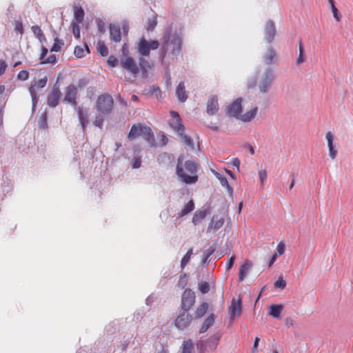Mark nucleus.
<instances>
[{
	"label": "nucleus",
	"instance_id": "obj_1",
	"mask_svg": "<svg viewBox=\"0 0 353 353\" xmlns=\"http://www.w3.org/2000/svg\"><path fill=\"white\" fill-rule=\"evenodd\" d=\"M182 38L177 32L172 33V29L168 28L165 31L162 37V46L161 48L159 58L161 62H163L168 51L176 56L181 50Z\"/></svg>",
	"mask_w": 353,
	"mask_h": 353
},
{
	"label": "nucleus",
	"instance_id": "obj_2",
	"mask_svg": "<svg viewBox=\"0 0 353 353\" xmlns=\"http://www.w3.org/2000/svg\"><path fill=\"white\" fill-rule=\"evenodd\" d=\"M183 157L181 155L177 159L176 174L179 178L186 184H193L197 182L198 176L196 163L192 160L183 163Z\"/></svg>",
	"mask_w": 353,
	"mask_h": 353
},
{
	"label": "nucleus",
	"instance_id": "obj_3",
	"mask_svg": "<svg viewBox=\"0 0 353 353\" xmlns=\"http://www.w3.org/2000/svg\"><path fill=\"white\" fill-rule=\"evenodd\" d=\"M140 136H142L143 139L150 144V145L152 146L154 145V135L150 127L140 123L133 124L128 134V139L130 141H132Z\"/></svg>",
	"mask_w": 353,
	"mask_h": 353
},
{
	"label": "nucleus",
	"instance_id": "obj_4",
	"mask_svg": "<svg viewBox=\"0 0 353 353\" xmlns=\"http://www.w3.org/2000/svg\"><path fill=\"white\" fill-rule=\"evenodd\" d=\"M114 100L108 93L99 95L96 103L97 110L102 115H108L112 111Z\"/></svg>",
	"mask_w": 353,
	"mask_h": 353
},
{
	"label": "nucleus",
	"instance_id": "obj_5",
	"mask_svg": "<svg viewBox=\"0 0 353 353\" xmlns=\"http://www.w3.org/2000/svg\"><path fill=\"white\" fill-rule=\"evenodd\" d=\"M275 79V74L272 69L267 68L261 76L258 84L259 92L267 94Z\"/></svg>",
	"mask_w": 353,
	"mask_h": 353
},
{
	"label": "nucleus",
	"instance_id": "obj_6",
	"mask_svg": "<svg viewBox=\"0 0 353 353\" xmlns=\"http://www.w3.org/2000/svg\"><path fill=\"white\" fill-rule=\"evenodd\" d=\"M193 319L194 317L190 314V311L179 309L174 324L178 330H183L190 327Z\"/></svg>",
	"mask_w": 353,
	"mask_h": 353
},
{
	"label": "nucleus",
	"instance_id": "obj_7",
	"mask_svg": "<svg viewBox=\"0 0 353 353\" xmlns=\"http://www.w3.org/2000/svg\"><path fill=\"white\" fill-rule=\"evenodd\" d=\"M159 43L157 40L148 41L144 37H142L137 46V52L143 57H148L151 50H156L159 48Z\"/></svg>",
	"mask_w": 353,
	"mask_h": 353
},
{
	"label": "nucleus",
	"instance_id": "obj_8",
	"mask_svg": "<svg viewBox=\"0 0 353 353\" xmlns=\"http://www.w3.org/2000/svg\"><path fill=\"white\" fill-rule=\"evenodd\" d=\"M196 296L194 292L191 289L187 288L181 295V310H187L190 311L195 303Z\"/></svg>",
	"mask_w": 353,
	"mask_h": 353
},
{
	"label": "nucleus",
	"instance_id": "obj_9",
	"mask_svg": "<svg viewBox=\"0 0 353 353\" xmlns=\"http://www.w3.org/2000/svg\"><path fill=\"white\" fill-rule=\"evenodd\" d=\"M48 79L46 77L39 79L38 81L34 80L31 82L30 87L29 88V92L32 98V111H34L36 106L39 101V96L37 94L35 87L37 86L39 88H44L47 84Z\"/></svg>",
	"mask_w": 353,
	"mask_h": 353
},
{
	"label": "nucleus",
	"instance_id": "obj_10",
	"mask_svg": "<svg viewBox=\"0 0 353 353\" xmlns=\"http://www.w3.org/2000/svg\"><path fill=\"white\" fill-rule=\"evenodd\" d=\"M171 115L172 118L169 121L170 128L178 134H182L185 132V126L181 123V119L177 112L172 111Z\"/></svg>",
	"mask_w": 353,
	"mask_h": 353
},
{
	"label": "nucleus",
	"instance_id": "obj_11",
	"mask_svg": "<svg viewBox=\"0 0 353 353\" xmlns=\"http://www.w3.org/2000/svg\"><path fill=\"white\" fill-rule=\"evenodd\" d=\"M61 96L59 85L57 82L53 85L50 92L49 93L47 99V103L50 107L55 108L59 105V100Z\"/></svg>",
	"mask_w": 353,
	"mask_h": 353
},
{
	"label": "nucleus",
	"instance_id": "obj_12",
	"mask_svg": "<svg viewBox=\"0 0 353 353\" xmlns=\"http://www.w3.org/2000/svg\"><path fill=\"white\" fill-rule=\"evenodd\" d=\"M77 88L74 85H69L66 88L63 101L70 103L73 108H76L77 106Z\"/></svg>",
	"mask_w": 353,
	"mask_h": 353
},
{
	"label": "nucleus",
	"instance_id": "obj_13",
	"mask_svg": "<svg viewBox=\"0 0 353 353\" xmlns=\"http://www.w3.org/2000/svg\"><path fill=\"white\" fill-rule=\"evenodd\" d=\"M242 99L241 98L236 99L230 105L227 107L226 114L230 117L239 118L242 112Z\"/></svg>",
	"mask_w": 353,
	"mask_h": 353
},
{
	"label": "nucleus",
	"instance_id": "obj_14",
	"mask_svg": "<svg viewBox=\"0 0 353 353\" xmlns=\"http://www.w3.org/2000/svg\"><path fill=\"white\" fill-rule=\"evenodd\" d=\"M221 338V334L216 332L213 335L210 336L205 341H202V346L205 350H214L219 344V340Z\"/></svg>",
	"mask_w": 353,
	"mask_h": 353
},
{
	"label": "nucleus",
	"instance_id": "obj_15",
	"mask_svg": "<svg viewBox=\"0 0 353 353\" xmlns=\"http://www.w3.org/2000/svg\"><path fill=\"white\" fill-rule=\"evenodd\" d=\"M120 65L131 74H137L139 72L138 65L135 63L134 59L130 57H128L125 59L121 60Z\"/></svg>",
	"mask_w": 353,
	"mask_h": 353
},
{
	"label": "nucleus",
	"instance_id": "obj_16",
	"mask_svg": "<svg viewBox=\"0 0 353 353\" xmlns=\"http://www.w3.org/2000/svg\"><path fill=\"white\" fill-rule=\"evenodd\" d=\"M276 30L274 23L272 20L266 22L264 28L265 39L267 43H271L275 37Z\"/></svg>",
	"mask_w": 353,
	"mask_h": 353
},
{
	"label": "nucleus",
	"instance_id": "obj_17",
	"mask_svg": "<svg viewBox=\"0 0 353 353\" xmlns=\"http://www.w3.org/2000/svg\"><path fill=\"white\" fill-rule=\"evenodd\" d=\"M242 305L241 299L239 297L237 300L233 299L231 305L229 307L230 319L231 321L234 320L236 316H240L241 314Z\"/></svg>",
	"mask_w": 353,
	"mask_h": 353
},
{
	"label": "nucleus",
	"instance_id": "obj_18",
	"mask_svg": "<svg viewBox=\"0 0 353 353\" xmlns=\"http://www.w3.org/2000/svg\"><path fill=\"white\" fill-rule=\"evenodd\" d=\"M74 109L77 112L79 123L83 130L84 131V130L85 129L89 123L88 111L86 108H84L83 106L77 105L76 108H74Z\"/></svg>",
	"mask_w": 353,
	"mask_h": 353
},
{
	"label": "nucleus",
	"instance_id": "obj_19",
	"mask_svg": "<svg viewBox=\"0 0 353 353\" xmlns=\"http://www.w3.org/2000/svg\"><path fill=\"white\" fill-rule=\"evenodd\" d=\"M110 38L112 42L119 43L121 41V27L119 24L110 23L109 25Z\"/></svg>",
	"mask_w": 353,
	"mask_h": 353
},
{
	"label": "nucleus",
	"instance_id": "obj_20",
	"mask_svg": "<svg viewBox=\"0 0 353 353\" xmlns=\"http://www.w3.org/2000/svg\"><path fill=\"white\" fill-rule=\"evenodd\" d=\"M218 99L216 96H211L209 97L207 103V113L212 116L215 114L219 110Z\"/></svg>",
	"mask_w": 353,
	"mask_h": 353
},
{
	"label": "nucleus",
	"instance_id": "obj_21",
	"mask_svg": "<svg viewBox=\"0 0 353 353\" xmlns=\"http://www.w3.org/2000/svg\"><path fill=\"white\" fill-rule=\"evenodd\" d=\"M263 61L268 65L276 63V52L272 46L268 47L267 52L263 56Z\"/></svg>",
	"mask_w": 353,
	"mask_h": 353
},
{
	"label": "nucleus",
	"instance_id": "obj_22",
	"mask_svg": "<svg viewBox=\"0 0 353 353\" xmlns=\"http://www.w3.org/2000/svg\"><path fill=\"white\" fill-rule=\"evenodd\" d=\"M326 139L327 141V146L329 150V156L331 159H334L337 154V150L334 148L333 141H334V136L331 132H327L326 133Z\"/></svg>",
	"mask_w": 353,
	"mask_h": 353
},
{
	"label": "nucleus",
	"instance_id": "obj_23",
	"mask_svg": "<svg viewBox=\"0 0 353 353\" xmlns=\"http://www.w3.org/2000/svg\"><path fill=\"white\" fill-rule=\"evenodd\" d=\"M176 95L177 99L180 102L183 103L187 100L188 95L185 90V84H184L183 81H181L179 83L178 86L176 87Z\"/></svg>",
	"mask_w": 353,
	"mask_h": 353
},
{
	"label": "nucleus",
	"instance_id": "obj_24",
	"mask_svg": "<svg viewBox=\"0 0 353 353\" xmlns=\"http://www.w3.org/2000/svg\"><path fill=\"white\" fill-rule=\"evenodd\" d=\"M209 308V305L206 302L201 303L195 310L194 313V319H199L202 318L207 312Z\"/></svg>",
	"mask_w": 353,
	"mask_h": 353
},
{
	"label": "nucleus",
	"instance_id": "obj_25",
	"mask_svg": "<svg viewBox=\"0 0 353 353\" xmlns=\"http://www.w3.org/2000/svg\"><path fill=\"white\" fill-rule=\"evenodd\" d=\"M252 268V264L248 261H245L240 267L239 273V280L243 281Z\"/></svg>",
	"mask_w": 353,
	"mask_h": 353
},
{
	"label": "nucleus",
	"instance_id": "obj_26",
	"mask_svg": "<svg viewBox=\"0 0 353 353\" xmlns=\"http://www.w3.org/2000/svg\"><path fill=\"white\" fill-rule=\"evenodd\" d=\"M215 316L214 314H210L203 321L199 333H204L214 324Z\"/></svg>",
	"mask_w": 353,
	"mask_h": 353
},
{
	"label": "nucleus",
	"instance_id": "obj_27",
	"mask_svg": "<svg viewBox=\"0 0 353 353\" xmlns=\"http://www.w3.org/2000/svg\"><path fill=\"white\" fill-rule=\"evenodd\" d=\"M257 112V107H254L248 112H245V114H241L239 119L245 123L250 122L252 119H254L256 117Z\"/></svg>",
	"mask_w": 353,
	"mask_h": 353
},
{
	"label": "nucleus",
	"instance_id": "obj_28",
	"mask_svg": "<svg viewBox=\"0 0 353 353\" xmlns=\"http://www.w3.org/2000/svg\"><path fill=\"white\" fill-rule=\"evenodd\" d=\"M283 310V307L282 305H272L270 307L269 315L276 319H279Z\"/></svg>",
	"mask_w": 353,
	"mask_h": 353
},
{
	"label": "nucleus",
	"instance_id": "obj_29",
	"mask_svg": "<svg viewBox=\"0 0 353 353\" xmlns=\"http://www.w3.org/2000/svg\"><path fill=\"white\" fill-rule=\"evenodd\" d=\"M215 176L216 177L219 179L221 185L223 187H225L229 194L230 196H232V194H233V189L229 185L228 183V179H226L225 176H224L223 175L221 174L219 172H216L215 173Z\"/></svg>",
	"mask_w": 353,
	"mask_h": 353
},
{
	"label": "nucleus",
	"instance_id": "obj_30",
	"mask_svg": "<svg viewBox=\"0 0 353 353\" xmlns=\"http://www.w3.org/2000/svg\"><path fill=\"white\" fill-rule=\"evenodd\" d=\"M138 67L139 68V71L141 70L143 75H146L150 65L149 62L143 57V56H142L139 59Z\"/></svg>",
	"mask_w": 353,
	"mask_h": 353
},
{
	"label": "nucleus",
	"instance_id": "obj_31",
	"mask_svg": "<svg viewBox=\"0 0 353 353\" xmlns=\"http://www.w3.org/2000/svg\"><path fill=\"white\" fill-rule=\"evenodd\" d=\"M74 19L76 21V23H81L83 21L85 12L83 9L81 7L74 6Z\"/></svg>",
	"mask_w": 353,
	"mask_h": 353
},
{
	"label": "nucleus",
	"instance_id": "obj_32",
	"mask_svg": "<svg viewBox=\"0 0 353 353\" xmlns=\"http://www.w3.org/2000/svg\"><path fill=\"white\" fill-rule=\"evenodd\" d=\"M207 215L206 210L196 211L192 217V223L194 225L199 224Z\"/></svg>",
	"mask_w": 353,
	"mask_h": 353
},
{
	"label": "nucleus",
	"instance_id": "obj_33",
	"mask_svg": "<svg viewBox=\"0 0 353 353\" xmlns=\"http://www.w3.org/2000/svg\"><path fill=\"white\" fill-rule=\"evenodd\" d=\"M223 223L224 220L223 219L215 220L214 217H213L208 225V232H210L212 228H213L214 230H218L223 226Z\"/></svg>",
	"mask_w": 353,
	"mask_h": 353
},
{
	"label": "nucleus",
	"instance_id": "obj_34",
	"mask_svg": "<svg viewBox=\"0 0 353 353\" xmlns=\"http://www.w3.org/2000/svg\"><path fill=\"white\" fill-rule=\"evenodd\" d=\"M194 209V203L192 200H190L185 205V207L179 212L180 216H183Z\"/></svg>",
	"mask_w": 353,
	"mask_h": 353
},
{
	"label": "nucleus",
	"instance_id": "obj_35",
	"mask_svg": "<svg viewBox=\"0 0 353 353\" xmlns=\"http://www.w3.org/2000/svg\"><path fill=\"white\" fill-rule=\"evenodd\" d=\"M32 32H34V34L37 37V39L41 42L46 41V38L39 26H32Z\"/></svg>",
	"mask_w": 353,
	"mask_h": 353
},
{
	"label": "nucleus",
	"instance_id": "obj_36",
	"mask_svg": "<svg viewBox=\"0 0 353 353\" xmlns=\"http://www.w3.org/2000/svg\"><path fill=\"white\" fill-rule=\"evenodd\" d=\"M216 248L214 245L210 246L203 255L202 262L205 264L208 262V259L214 253Z\"/></svg>",
	"mask_w": 353,
	"mask_h": 353
},
{
	"label": "nucleus",
	"instance_id": "obj_37",
	"mask_svg": "<svg viewBox=\"0 0 353 353\" xmlns=\"http://www.w3.org/2000/svg\"><path fill=\"white\" fill-rule=\"evenodd\" d=\"M97 50L102 57H107L108 54V48L103 41L98 42Z\"/></svg>",
	"mask_w": 353,
	"mask_h": 353
},
{
	"label": "nucleus",
	"instance_id": "obj_38",
	"mask_svg": "<svg viewBox=\"0 0 353 353\" xmlns=\"http://www.w3.org/2000/svg\"><path fill=\"white\" fill-rule=\"evenodd\" d=\"M63 45V41L62 40L59 39L57 37H56L54 39V44L50 49V51L58 52L61 50V46Z\"/></svg>",
	"mask_w": 353,
	"mask_h": 353
},
{
	"label": "nucleus",
	"instance_id": "obj_39",
	"mask_svg": "<svg viewBox=\"0 0 353 353\" xmlns=\"http://www.w3.org/2000/svg\"><path fill=\"white\" fill-rule=\"evenodd\" d=\"M192 254V249L191 248L186 252V254L184 255V256L181 259V267L182 268H184L186 266V265L189 263Z\"/></svg>",
	"mask_w": 353,
	"mask_h": 353
},
{
	"label": "nucleus",
	"instance_id": "obj_40",
	"mask_svg": "<svg viewBox=\"0 0 353 353\" xmlns=\"http://www.w3.org/2000/svg\"><path fill=\"white\" fill-rule=\"evenodd\" d=\"M210 289V285L208 282L204 281L199 283V290L202 294H207Z\"/></svg>",
	"mask_w": 353,
	"mask_h": 353
},
{
	"label": "nucleus",
	"instance_id": "obj_41",
	"mask_svg": "<svg viewBox=\"0 0 353 353\" xmlns=\"http://www.w3.org/2000/svg\"><path fill=\"white\" fill-rule=\"evenodd\" d=\"M157 24V17H154L152 19H148L146 28L148 31H152L154 29Z\"/></svg>",
	"mask_w": 353,
	"mask_h": 353
},
{
	"label": "nucleus",
	"instance_id": "obj_42",
	"mask_svg": "<svg viewBox=\"0 0 353 353\" xmlns=\"http://www.w3.org/2000/svg\"><path fill=\"white\" fill-rule=\"evenodd\" d=\"M184 141L185 143L191 148H194L193 140L190 137L187 136L183 132L182 134H179Z\"/></svg>",
	"mask_w": 353,
	"mask_h": 353
},
{
	"label": "nucleus",
	"instance_id": "obj_43",
	"mask_svg": "<svg viewBox=\"0 0 353 353\" xmlns=\"http://www.w3.org/2000/svg\"><path fill=\"white\" fill-rule=\"evenodd\" d=\"M96 21L99 32L100 34H103L105 31V25L104 21L101 19H97Z\"/></svg>",
	"mask_w": 353,
	"mask_h": 353
},
{
	"label": "nucleus",
	"instance_id": "obj_44",
	"mask_svg": "<svg viewBox=\"0 0 353 353\" xmlns=\"http://www.w3.org/2000/svg\"><path fill=\"white\" fill-rule=\"evenodd\" d=\"M107 63H108V66H110L111 68H114L119 63V61L114 56L111 55L108 57Z\"/></svg>",
	"mask_w": 353,
	"mask_h": 353
},
{
	"label": "nucleus",
	"instance_id": "obj_45",
	"mask_svg": "<svg viewBox=\"0 0 353 353\" xmlns=\"http://www.w3.org/2000/svg\"><path fill=\"white\" fill-rule=\"evenodd\" d=\"M192 349V344L191 341H184L183 345L182 353H191Z\"/></svg>",
	"mask_w": 353,
	"mask_h": 353
},
{
	"label": "nucleus",
	"instance_id": "obj_46",
	"mask_svg": "<svg viewBox=\"0 0 353 353\" xmlns=\"http://www.w3.org/2000/svg\"><path fill=\"white\" fill-rule=\"evenodd\" d=\"M74 54L75 57L79 59L82 58L85 56L83 48L79 46L74 48Z\"/></svg>",
	"mask_w": 353,
	"mask_h": 353
},
{
	"label": "nucleus",
	"instance_id": "obj_47",
	"mask_svg": "<svg viewBox=\"0 0 353 353\" xmlns=\"http://www.w3.org/2000/svg\"><path fill=\"white\" fill-rule=\"evenodd\" d=\"M39 128L41 129H45L48 126L47 123V116L46 114L43 115L38 122Z\"/></svg>",
	"mask_w": 353,
	"mask_h": 353
},
{
	"label": "nucleus",
	"instance_id": "obj_48",
	"mask_svg": "<svg viewBox=\"0 0 353 353\" xmlns=\"http://www.w3.org/2000/svg\"><path fill=\"white\" fill-rule=\"evenodd\" d=\"M285 286H286V282L281 276H280L274 283L275 288L283 289L285 288Z\"/></svg>",
	"mask_w": 353,
	"mask_h": 353
},
{
	"label": "nucleus",
	"instance_id": "obj_49",
	"mask_svg": "<svg viewBox=\"0 0 353 353\" xmlns=\"http://www.w3.org/2000/svg\"><path fill=\"white\" fill-rule=\"evenodd\" d=\"M72 32L77 39L80 38V28L79 23H72Z\"/></svg>",
	"mask_w": 353,
	"mask_h": 353
},
{
	"label": "nucleus",
	"instance_id": "obj_50",
	"mask_svg": "<svg viewBox=\"0 0 353 353\" xmlns=\"http://www.w3.org/2000/svg\"><path fill=\"white\" fill-rule=\"evenodd\" d=\"M29 78V73L26 70H21L17 74V79L20 81H26Z\"/></svg>",
	"mask_w": 353,
	"mask_h": 353
},
{
	"label": "nucleus",
	"instance_id": "obj_51",
	"mask_svg": "<svg viewBox=\"0 0 353 353\" xmlns=\"http://www.w3.org/2000/svg\"><path fill=\"white\" fill-rule=\"evenodd\" d=\"M102 114L99 113V115L96 117L95 121H94V125L98 128H101L103 124L104 119L103 118Z\"/></svg>",
	"mask_w": 353,
	"mask_h": 353
},
{
	"label": "nucleus",
	"instance_id": "obj_52",
	"mask_svg": "<svg viewBox=\"0 0 353 353\" xmlns=\"http://www.w3.org/2000/svg\"><path fill=\"white\" fill-rule=\"evenodd\" d=\"M57 61V57L54 54L50 55L47 59L41 61V64L54 63Z\"/></svg>",
	"mask_w": 353,
	"mask_h": 353
},
{
	"label": "nucleus",
	"instance_id": "obj_53",
	"mask_svg": "<svg viewBox=\"0 0 353 353\" xmlns=\"http://www.w3.org/2000/svg\"><path fill=\"white\" fill-rule=\"evenodd\" d=\"M141 157H134L132 162V167L134 169H137L141 167Z\"/></svg>",
	"mask_w": 353,
	"mask_h": 353
},
{
	"label": "nucleus",
	"instance_id": "obj_54",
	"mask_svg": "<svg viewBox=\"0 0 353 353\" xmlns=\"http://www.w3.org/2000/svg\"><path fill=\"white\" fill-rule=\"evenodd\" d=\"M14 30L22 34L23 33V26L21 21H16L14 25Z\"/></svg>",
	"mask_w": 353,
	"mask_h": 353
},
{
	"label": "nucleus",
	"instance_id": "obj_55",
	"mask_svg": "<svg viewBox=\"0 0 353 353\" xmlns=\"http://www.w3.org/2000/svg\"><path fill=\"white\" fill-rule=\"evenodd\" d=\"M331 9H332V12L333 13V16H334V19L337 21H341V14H339L338 9L336 8L335 6H332V8H331Z\"/></svg>",
	"mask_w": 353,
	"mask_h": 353
},
{
	"label": "nucleus",
	"instance_id": "obj_56",
	"mask_svg": "<svg viewBox=\"0 0 353 353\" xmlns=\"http://www.w3.org/2000/svg\"><path fill=\"white\" fill-rule=\"evenodd\" d=\"M285 248V245L283 242L281 241L279 243L276 247V251L279 254L281 255L284 253Z\"/></svg>",
	"mask_w": 353,
	"mask_h": 353
},
{
	"label": "nucleus",
	"instance_id": "obj_57",
	"mask_svg": "<svg viewBox=\"0 0 353 353\" xmlns=\"http://www.w3.org/2000/svg\"><path fill=\"white\" fill-rule=\"evenodd\" d=\"M6 101H7V99H6V97H4L3 104L1 107H0V127H1L3 125V108L6 105Z\"/></svg>",
	"mask_w": 353,
	"mask_h": 353
},
{
	"label": "nucleus",
	"instance_id": "obj_58",
	"mask_svg": "<svg viewBox=\"0 0 353 353\" xmlns=\"http://www.w3.org/2000/svg\"><path fill=\"white\" fill-rule=\"evenodd\" d=\"M259 176L260 179L261 183L263 184V182L266 180L267 178V172L265 170H261L259 172Z\"/></svg>",
	"mask_w": 353,
	"mask_h": 353
},
{
	"label": "nucleus",
	"instance_id": "obj_59",
	"mask_svg": "<svg viewBox=\"0 0 353 353\" xmlns=\"http://www.w3.org/2000/svg\"><path fill=\"white\" fill-rule=\"evenodd\" d=\"M121 52H122V55L123 57H125V58L128 57V54H129V47H128V45L125 43L123 46H122V48H121Z\"/></svg>",
	"mask_w": 353,
	"mask_h": 353
},
{
	"label": "nucleus",
	"instance_id": "obj_60",
	"mask_svg": "<svg viewBox=\"0 0 353 353\" xmlns=\"http://www.w3.org/2000/svg\"><path fill=\"white\" fill-rule=\"evenodd\" d=\"M256 85V78H252L248 81L247 87L248 88H253Z\"/></svg>",
	"mask_w": 353,
	"mask_h": 353
},
{
	"label": "nucleus",
	"instance_id": "obj_61",
	"mask_svg": "<svg viewBox=\"0 0 353 353\" xmlns=\"http://www.w3.org/2000/svg\"><path fill=\"white\" fill-rule=\"evenodd\" d=\"M151 88H152V93L157 95V98L161 97V92L159 87L152 86Z\"/></svg>",
	"mask_w": 353,
	"mask_h": 353
},
{
	"label": "nucleus",
	"instance_id": "obj_62",
	"mask_svg": "<svg viewBox=\"0 0 353 353\" xmlns=\"http://www.w3.org/2000/svg\"><path fill=\"white\" fill-rule=\"evenodd\" d=\"M234 260H235V256H232L226 265V268H225L227 271L230 270L232 268L234 263Z\"/></svg>",
	"mask_w": 353,
	"mask_h": 353
},
{
	"label": "nucleus",
	"instance_id": "obj_63",
	"mask_svg": "<svg viewBox=\"0 0 353 353\" xmlns=\"http://www.w3.org/2000/svg\"><path fill=\"white\" fill-rule=\"evenodd\" d=\"M230 163L236 167L238 170L239 169V166L241 164L240 160L238 158H234L232 159Z\"/></svg>",
	"mask_w": 353,
	"mask_h": 353
},
{
	"label": "nucleus",
	"instance_id": "obj_64",
	"mask_svg": "<svg viewBox=\"0 0 353 353\" xmlns=\"http://www.w3.org/2000/svg\"><path fill=\"white\" fill-rule=\"evenodd\" d=\"M48 52V49L46 47H42L41 54V57H40L41 61H43L45 59V57H46Z\"/></svg>",
	"mask_w": 353,
	"mask_h": 353
}]
</instances>
